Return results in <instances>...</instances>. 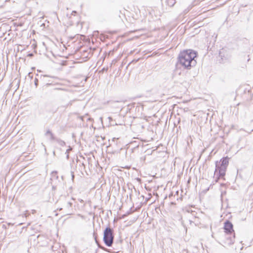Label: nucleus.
Listing matches in <instances>:
<instances>
[{"label": "nucleus", "mask_w": 253, "mask_h": 253, "mask_svg": "<svg viewBox=\"0 0 253 253\" xmlns=\"http://www.w3.org/2000/svg\"><path fill=\"white\" fill-rule=\"evenodd\" d=\"M46 77H50V76L47 75H41V79L42 80V81L44 83H46V84H50L48 83V82H49V81H46L45 78ZM50 78H53L52 77H50Z\"/></svg>", "instance_id": "obj_7"}, {"label": "nucleus", "mask_w": 253, "mask_h": 253, "mask_svg": "<svg viewBox=\"0 0 253 253\" xmlns=\"http://www.w3.org/2000/svg\"><path fill=\"white\" fill-rule=\"evenodd\" d=\"M228 163L229 158L228 157H223L219 162L216 161L215 163V173L218 172L219 175L221 177L224 176Z\"/></svg>", "instance_id": "obj_3"}, {"label": "nucleus", "mask_w": 253, "mask_h": 253, "mask_svg": "<svg viewBox=\"0 0 253 253\" xmlns=\"http://www.w3.org/2000/svg\"><path fill=\"white\" fill-rule=\"evenodd\" d=\"M72 102V101H70L68 103H66V104H65L62 105L61 107H63L65 109L67 107H68L69 106L71 105Z\"/></svg>", "instance_id": "obj_12"}, {"label": "nucleus", "mask_w": 253, "mask_h": 253, "mask_svg": "<svg viewBox=\"0 0 253 253\" xmlns=\"http://www.w3.org/2000/svg\"><path fill=\"white\" fill-rule=\"evenodd\" d=\"M166 2L169 6L171 7L175 3V0H167Z\"/></svg>", "instance_id": "obj_8"}, {"label": "nucleus", "mask_w": 253, "mask_h": 253, "mask_svg": "<svg viewBox=\"0 0 253 253\" xmlns=\"http://www.w3.org/2000/svg\"><path fill=\"white\" fill-rule=\"evenodd\" d=\"M78 216H81L82 218L84 217V216L83 215H82L81 214H78Z\"/></svg>", "instance_id": "obj_22"}, {"label": "nucleus", "mask_w": 253, "mask_h": 253, "mask_svg": "<svg viewBox=\"0 0 253 253\" xmlns=\"http://www.w3.org/2000/svg\"><path fill=\"white\" fill-rule=\"evenodd\" d=\"M224 229L225 232L228 234L231 233L234 231L232 223L228 220H226L224 222Z\"/></svg>", "instance_id": "obj_5"}, {"label": "nucleus", "mask_w": 253, "mask_h": 253, "mask_svg": "<svg viewBox=\"0 0 253 253\" xmlns=\"http://www.w3.org/2000/svg\"><path fill=\"white\" fill-rule=\"evenodd\" d=\"M77 13V12L76 11H72V14L73 15H75V14Z\"/></svg>", "instance_id": "obj_19"}, {"label": "nucleus", "mask_w": 253, "mask_h": 253, "mask_svg": "<svg viewBox=\"0 0 253 253\" xmlns=\"http://www.w3.org/2000/svg\"><path fill=\"white\" fill-rule=\"evenodd\" d=\"M71 174H72V180L74 179V173L73 172H71Z\"/></svg>", "instance_id": "obj_17"}, {"label": "nucleus", "mask_w": 253, "mask_h": 253, "mask_svg": "<svg viewBox=\"0 0 253 253\" xmlns=\"http://www.w3.org/2000/svg\"><path fill=\"white\" fill-rule=\"evenodd\" d=\"M38 79L37 78H35L34 80V84L36 87L38 86Z\"/></svg>", "instance_id": "obj_14"}, {"label": "nucleus", "mask_w": 253, "mask_h": 253, "mask_svg": "<svg viewBox=\"0 0 253 253\" xmlns=\"http://www.w3.org/2000/svg\"><path fill=\"white\" fill-rule=\"evenodd\" d=\"M107 69H105V68H103L102 69V71H107Z\"/></svg>", "instance_id": "obj_20"}, {"label": "nucleus", "mask_w": 253, "mask_h": 253, "mask_svg": "<svg viewBox=\"0 0 253 253\" xmlns=\"http://www.w3.org/2000/svg\"><path fill=\"white\" fill-rule=\"evenodd\" d=\"M249 174H250V172H249V171H248V174H247V175H246V176H244V175H243V173H242V172H240V177H241L242 179H246V178L248 177V175H249Z\"/></svg>", "instance_id": "obj_13"}, {"label": "nucleus", "mask_w": 253, "mask_h": 253, "mask_svg": "<svg viewBox=\"0 0 253 253\" xmlns=\"http://www.w3.org/2000/svg\"><path fill=\"white\" fill-rule=\"evenodd\" d=\"M196 53L191 49L184 50L180 52L177 64L181 65L184 69H190L191 67L195 66L196 61Z\"/></svg>", "instance_id": "obj_1"}, {"label": "nucleus", "mask_w": 253, "mask_h": 253, "mask_svg": "<svg viewBox=\"0 0 253 253\" xmlns=\"http://www.w3.org/2000/svg\"><path fill=\"white\" fill-rule=\"evenodd\" d=\"M56 141L61 146H64L66 144L65 142L64 141L60 139H57Z\"/></svg>", "instance_id": "obj_9"}, {"label": "nucleus", "mask_w": 253, "mask_h": 253, "mask_svg": "<svg viewBox=\"0 0 253 253\" xmlns=\"http://www.w3.org/2000/svg\"><path fill=\"white\" fill-rule=\"evenodd\" d=\"M51 133H52L51 131L49 130H48L46 132V135H47V134L50 135V134H51Z\"/></svg>", "instance_id": "obj_16"}, {"label": "nucleus", "mask_w": 253, "mask_h": 253, "mask_svg": "<svg viewBox=\"0 0 253 253\" xmlns=\"http://www.w3.org/2000/svg\"><path fill=\"white\" fill-rule=\"evenodd\" d=\"M72 150V148L71 146H69V148L66 151L65 154H66V158L67 159L69 158V153Z\"/></svg>", "instance_id": "obj_11"}, {"label": "nucleus", "mask_w": 253, "mask_h": 253, "mask_svg": "<svg viewBox=\"0 0 253 253\" xmlns=\"http://www.w3.org/2000/svg\"><path fill=\"white\" fill-rule=\"evenodd\" d=\"M248 4H246L245 5H243V4H241V7H246V6H247Z\"/></svg>", "instance_id": "obj_18"}, {"label": "nucleus", "mask_w": 253, "mask_h": 253, "mask_svg": "<svg viewBox=\"0 0 253 253\" xmlns=\"http://www.w3.org/2000/svg\"><path fill=\"white\" fill-rule=\"evenodd\" d=\"M57 172L56 171H52L51 173V179L55 178L58 179V176L57 175Z\"/></svg>", "instance_id": "obj_10"}, {"label": "nucleus", "mask_w": 253, "mask_h": 253, "mask_svg": "<svg viewBox=\"0 0 253 253\" xmlns=\"http://www.w3.org/2000/svg\"><path fill=\"white\" fill-rule=\"evenodd\" d=\"M74 198L64 197L60 200L62 208L57 209L59 211L64 210L66 215H72L73 213V201Z\"/></svg>", "instance_id": "obj_2"}, {"label": "nucleus", "mask_w": 253, "mask_h": 253, "mask_svg": "<svg viewBox=\"0 0 253 253\" xmlns=\"http://www.w3.org/2000/svg\"><path fill=\"white\" fill-rule=\"evenodd\" d=\"M239 90L241 92H243V96L242 97L243 99L246 100L247 101H249L251 99V94L249 89L244 88L243 87L241 86L239 88Z\"/></svg>", "instance_id": "obj_6"}, {"label": "nucleus", "mask_w": 253, "mask_h": 253, "mask_svg": "<svg viewBox=\"0 0 253 253\" xmlns=\"http://www.w3.org/2000/svg\"><path fill=\"white\" fill-rule=\"evenodd\" d=\"M114 230L110 227H107L103 232V241L108 247L112 246L114 241Z\"/></svg>", "instance_id": "obj_4"}, {"label": "nucleus", "mask_w": 253, "mask_h": 253, "mask_svg": "<svg viewBox=\"0 0 253 253\" xmlns=\"http://www.w3.org/2000/svg\"><path fill=\"white\" fill-rule=\"evenodd\" d=\"M108 119L109 120V121L112 120V118L111 117H109Z\"/></svg>", "instance_id": "obj_21"}, {"label": "nucleus", "mask_w": 253, "mask_h": 253, "mask_svg": "<svg viewBox=\"0 0 253 253\" xmlns=\"http://www.w3.org/2000/svg\"><path fill=\"white\" fill-rule=\"evenodd\" d=\"M50 139H51V140H56V139H57V138H56L54 136V135H53V134H52V133H51V134H50Z\"/></svg>", "instance_id": "obj_15"}]
</instances>
